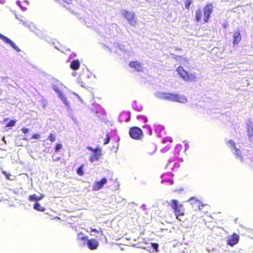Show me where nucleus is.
I'll list each match as a JSON object with an SVG mask.
<instances>
[{"label": "nucleus", "instance_id": "1", "mask_svg": "<svg viewBox=\"0 0 253 253\" xmlns=\"http://www.w3.org/2000/svg\"><path fill=\"white\" fill-rule=\"evenodd\" d=\"M213 4L211 2L207 3L203 8H198L195 14V21L197 22L206 23L209 22L211 14L213 11Z\"/></svg>", "mask_w": 253, "mask_h": 253}, {"label": "nucleus", "instance_id": "2", "mask_svg": "<svg viewBox=\"0 0 253 253\" xmlns=\"http://www.w3.org/2000/svg\"><path fill=\"white\" fill-rule=\"evenodd\" d=\"M169 206L173 210L175 218L179 221H183L181 217L185 214V209L183 205L177 200L172 199L169 203Z\"/></svg>", "mask_w": 253, "mask_h": 253}, {"label": "nucleus", "instance_id": "3", "mask_svg": "<svg viewBox=\"0 0 253 253\" xmlns=\"http://www.w3.org/2000/svg\"><path fill=\"white\" fill-rule=\"evenodd\" d=\"M161 98L170 101L177 102L180 103H184L187 101V99L184 95L169 92L162 93Z\"/></svg>", "mask_w": 253, "mask_h": 253}, {"label": "nucleus", "instance_id": "4", "mask_svg": "<svg viewBox=\"0 0 253 253\" xmlns=\"http://www.w3.org/2000/svg\"><path fill=\"white\" fill-rule=\"evenodd\" d=\"M130 137L134 140H141L143 137V133L141 128L137 126L131 127L128 131Z\"/></svg>", "mask_w": 253, "mask_h": 253}, {"label": "nucleus", "instance_id": "5", "mask_svg": "<svg viewBox=\"0 0 253 253\" xmlns=\"http://www.w3.org/2000/svg\"><path fill=\"white\" fill-rule=\"evenodd\" d=\"M176 71L179 76L186 82H191L196 78L195 75L189 74L182 66L178 67Z\"/></svg>", "mask_w": 253, "mask_h": 253}, {"label": "nucleus", "instance_id": "6", "mask_svg": "<svg viewBox=\"0 0 253 253\" xmlns=\"http://www.w3.org/2000/svg\"><path fill=\"white\" fill-rule=\"evenodd\" d=\"M87 149L93 152V154L89 158V161L90 162L93 163L95 161L99 160L102 155L101 149L99 148L93 149L90 147H88Z\"/></svg>", "mask_w": 253, "mask_h": 253}, {"label": "nucleus", "instance_id": "7", "mask_svg": "<svg viewBox=\"0 0 253 253\" xmlns=\"http://www.w3.org/2000/svg\"><path fill=\"white\" fill-rule=\"evenodd\" d=\"M240 237L236 233L229 235L227 237L226 243L228 245L233 247L239 242Z\"/></svg>", "mask_w": 253, "mask_h": 253}, {"label": "nucleus", "instance_id": "8", "mask_svg": "<svg viewBox=\"0 0 253 253\" xmlns=\"http://www.w3.org/2000/svg\"><path fill=\"white\" fill-rule=\"evenodd\" d=\"M123 16L126 19L130 24H135L136 23L135 16L133 12H130L127 10H123L122 12Z\"/></svg>", "mask_w": 253, "mask_h": 253}, {"label": "nucleus", "instance_id": "9", "mask_svg": "<svg viewBox=\"0 0 253 253\" xmlns=\"http://www.w3.org/2000/svg\"><path fill=\"white\" fill-rule=\"evenodd\" d=\"M188 201L191 202V204L192 206V208L194 209L195 211H200L204 206V204L199 200L196 199L194 197H191Z\"/></svg>", "mask_w": 253, "mask_h": 253}, {"label": "nucleus", "instance_id": "10", "mask_svg": "<svg viewBox=\"0 0 253 253\" xmlns=\"http://www.w3.org/2000/svg\"><path fill=\"white\" fill-rule=\"evenodd\" d=\"M86 242L87 246L90 250H96L99 246V243L95 239H88Z\"/></svg>", "mask_w": 253, "mask_h": 253}, {"label": "nucleus", "instance_id": "11", "mask_svg": "<svg viewBox=\"0 0 253 253\" xmlns=\"http://www.w3.org/2000/svg\"><path fill=\"white\" fill-rule=\"evenodd\" d=\"M107 180L106 178H103L101 179L100 181L95 182L94 184L92 187L93 190L98 191L101 189L103 187V186L107 183Z\"/></svg>", "mask_w": 253, "mask_h": 253}, {"label": "nucleus", "instance_id": "12", "mask_svg": "<svg viewBox=\"0 0 253 253\" xmlns=\"http://www.w3.org/2000/svg\"><path fill=\"white\" fill-rule=\"evenodd\" d=\"M0 39L4 41L5 43L9 44L17 51H20V48L12 41H11L6 36L0 34Z\"/></svg>", "mask_w": 253, "mask_h": 253}, {"label": "nucleus", "instance_id": "13", "mask_svg": "<svg viewBox=\"0 0 253 253\" xmlns=\"http://www.w3.org/2000/svg\"><path fill=\"white\" fill-rule=\"evenodd\" d=\"M129 66L132 68H134L137 72H142L143 68L142 64L137 61H132L129 63Z\"/></svg>", "mask_w": 253, "mask_h": 253}, {"label": "nucleus", "instance_id": "14", "mask_svg": "<svg viewBox=\"0 0 253 253\" xmlns=\"http://www.w3.org/2000/svg\"><path fill=\"white\" fill-rule=\"evenodd\" d=\"M233 44L234 45L238 44L241 41V36L239 31H235L233 35Z\"/></svg>", "mask_w": 253, "mask_h": 253}, {"label": "nucleus", "instance_id": "15", "mask_svg": "<svg viewBox=\"0 0 253 253\" xmlns=\"http://www.w3.org/2000/svg\"><path fill=\"white\" fill-rule=\"evenodd\" d=\"M44 196L42 194H40L37 196L36 194L30 195L28 197V200L31 202H38L39 201L43 199Z\"/></svg>", "mask_w": 253, "mask_h": 253}, {"label": "nucleus", "instance_id": "16", "mask_svg": "<svg viewBox=\"0 0 253 253\" xmlns=\"http://www.w3.org/2000/svg\"><path fill=\"white\" fill-rule=\"evenodd\" d=\"M80 66V63L78 59H75L71 62L70 68L74 70H78Z\"/></svg>", "mask_w": 253, "mask_h": 253}, {"label": "nucleus", "instance_id": "17", "mask_svg": "<svg viewBox=\"0 0 253 253\" xmlns=\"http://www.w3.org/2000/svg\"><path fill=\"white\" fill-rule=\"evenodd\" d=\"M58 92V96L62 100L65 105L67 106H69V103L68 102L66 97L60 91H57Z\"/></svg>", "mask_w": 253, "mask_h": 253}, {"label": "nucleus", "instance_id": "18", "mask_svg": "<svg viewBox=\"0 0 253 253\" xmlns=\"http://www.w3.org/2000/svg\"><path fill=\"white\" fill-rule=\"evenodd\" d=\"M34 209L39 211H44L45 210V209L42 207V206L38 203L36 202L34 206Z\"/></svg>", "mask_w": 253, "mask_h": 253}, {"label": "nucleus", "instance_id": "19", "mask_svg": "<svg viewBox=\"0 0 253 253\" xmlns=\"http://www.w3.org/2000/svg\"><path fill=\"white\" fill-rule=\"evenodd\" d=\"M247 130L249 137L253 136V127L251 125H248Z\"/></svg>", "mask_w": 253, "mask_h": 253}, {"label": "nucleus", "instance_id": "20", "mask_svg": "<svg viewBox=\"0 0 253 253\" xmlns=\"http://www.w3.org/2000/svg\"><path fill=\"white\" fill-rule=\"evenodd\" d=\"M84 164L81 165L77 169V173L80 176H83L84 174Z\"/></svg>", "mask_w": 253, "mask_h": 253}, {"label": "nucleus", "instance_id": "21", "mask_svg": "<svg viewBox=\"0 0 253 253\" xmlns=\"http://www.w3.org/2000/svg\"><path fill=\"white\" fill-rule=\"evenodd\" d=\"M78 237L79 240H81L82 241H87L88 239V237L86 236H84V234L82 232L78 234Z\"/></svg>", "mask_w": 253, "mask_h": 253}, {"label": "nucleus", "instance_id": "22", "mask_svg": "<svg viewBox=\"0 0 253 253\" xmlns=\"http://www.w3.org/2000/svg\"><path fill=\"white\" fill-rule=\"evenodd\" d=\"M55 138L56 135L53 133H50L48 137V140L52 143L55 141Z\"/></svg>", "mask_w": 253, "mask_h": 253}, {"label": "nucleus", "instance_id": "23", "mask_svg": "<svg viewBox=\"0 0 253 253\" xmlns=\"http://www.w3.org/2000/svg\"><path fill=\"white\" fill-rule=\"evenodd\" d=\"M184 3L186 8L189 9L192 3V0H185Z\"/></svg>", "mask_w": 253, "mask_h": 253}, {"label": "nucleus", "instance_id": "24", "mask_svg": "<svg viewBox=\"0 0 253 253\" xmlns=\"http://www.w3.org/2000/svg\"><path fill=\"white\" fill-rule=\"evenodd\" d=\"M111 139V137L110 136L109 133H107L106 134V137L104 140V144L106 145L109 143Z\"/></svg>", "mask_w": 253, "mask_h": 253}, {"label": "nucleus", "instance_id": "25", "mask_svg": "<svg viewBox=\"0 0 253 253\" xmlns=\"http://www.w3.org/2000/svg\"><path fill=\"white\" fill-rule=\"evenodd\" d=\"M16 121L14 120H10L8 124L5 126V127H10L15 126Z\"/></svg>", "mask_w": 253, "mask_h": 253}, {"label": "nucleus", "instance_id": "26", "mask_svg": "<svg viewBox=\"0 0 253 253\" xmlns=\"http://www.w3.org/2000/svg\"><path fill=\"white\" fill-rule=\"evenodd\" d=\"M143 127L146 128L147 129V131L146 133L148 135H151L152 134V129L151 128V127L149 126H148V125L144 126H143Z\"/></svg>", "mask_w": 253, "mask_h": 253}, {"label": "nucleus", "instance_id": "27", "mask_svg": "<svg viewBox=\"0 0 253 253\" xmlns=\"http://www.w3.org/2000/svg\"><path fill=\"white\" fill-rule=\"evenodd\" d=\"M137 119L138 120H142L144 123H146L148 120L147 118L145 116L141 115L138 116L137 117Z\"/></svg>", "mask_w": 253, "mask_h": 253}, {"label": "nucleus", "instance_id": "28", "mask_svg": "<svg viewBox=\"0 0 253 253\" xmlns=\"http://www.w3.org/2000/svg\"><path fill=\"white\" fill-rule=\"evenodd\" d=\"M228 143L231 145V146L234 149H236V152H237L238 151H239L238 149H237L236 148V144L234 142V141L232 140H229L228 141Z\"/></svg>", "mask_w": 253, "mask_h": 253}, {"label": "nucleus", "instance_id": "29", "mask_svg": "<svg viewBox=\"0 0 253 253\" xmlns=\"http://www.w3.org/2000/svg\"><path fill=\"white\" fill-rule=\"evenodd\" d=\"M90 232H96L97 233H100L101 235H103V232L102 230H97V229H93V228H91L90 229Z\"/></svg>", "mask_w": 253, "mask_h": 253}, {"label": "nucleus", "instance_id": "30", "mask_svg": "<svg viewBox=\"0 0 253 253\" xmlns=\"http://www.w3.org/2000/svg\"><path fill=\"white\" fill-rule=\"evenodd\" d=\"M62 147V145L61 144H56L55 146V152H57L59 151L60 149H61Z\"/></svg>", "mask_w": 253, "mask_h": 253}, {"label": "nucleus", "instance_id": "31", "mask_svg": "<svg viewBox=\"0 0 253 253\" xmlns=\"http://www.w3.org/2000/svg\"><path fill=\"white\" fill-rule=\"evenodd\" d=\"M151 245L152 248L155 250V251L157 252L159 247L158 245L156 243H152Z\"/></svg>", "mask_w": 253, "mask_h": 253}, {"label": "nucleus", "instance_id": "32", "mask_svg": "<svg viewBox=\"0 0 253 253\" xmlns=\"http://www.w3.org/2000/svg\"><path fill=\"white\" fill-rule=\"evenodd\" d=\"M40 137V135L38 133L34 134L32 137V139H39Z\"/></svg>", "mask_w": 253, "mask_h": 253}, {"label": "nucleus", "instance_id": "33", "mask_svg": "<svg viewBox=\"0 0 253 253\" xmlns=\"http://www.w3.org/2000/svg\"><path fill=\"white\" fill-rule=\"evenodd\" d=\"M182 148V146L181 145H177L175 147V151H177L178 152H179V151H180Z\"/></svg>", "mask_w": 253, "mask_h": 253}, {"label": "nucleus", "instance_id": "34", "mask_svg": "<svg viewBox=\"0 0 253 253\" xmlns=\"http://www.w3.org/2000/svg\"><path fill=\"white\" fill-rule=\"evenodd\" d=\"M2 173L4 175H5V176H6V178H7V179H8V180H9V179H10V177H10V174H8V173H7V172H6L5 171H2Z\"/></svg>", "mask_w": 253, "mask_h": 253}, {"label": "nucleus", "instance_id": "35", "mask_svg": "<svg viewBox=\"0 0 253 253\" xmlns=\"http://www.w3.org/2000/svg\"><path fill=\"white\" fill-rule=\"evenodd\" d=\"M21 131L24 133H27L29 132V129L26 127H22L21 128Z\"/></svg>", "mask_w": 253, "mask_h": 253}, {"label": "nucleus", "instance_id": "36", "mask_svg": "<svg viewBox=\"0 0 253 253\" xmlns=\"http://www.w3.org/2000/svg\"><path fill=\"white\" fill-rule=\"evenodd\" d=\"M174 59H177V58H182V57L181 56H175L174 57H173Z\"/></svg>", "mask_w": 253, "mask_h": 253}, {"label": "nucleus", "instance_id": "37", "mask_svg": "<svg viewBox=\"0 0 253 253\" xmlns=\"http://www.w3.org/2000/svg\"><path fill=\"white\" fill-rule=\"evenodd\" d=\"M8 118H4V119H3V121H8Z\"/></svg>", "mask_w": 253, "mask_h": 253}, {"label": "nucleus", "instance_id": "38", "mask_svg": "<svg viewBox=\"0 0 253 253\" xmlns=\"http://www.w3.org/2000/svg\"><path fill=\"white\" fill-rule=\"evenodd\" d=\"M4 1V0H2L0 2H1V3H3Z\"/></svg>", "mask_w": 253, "mask_h": 253}, {"label": "nucleus", "instance_id": "39", "mask_svg": "<svg viewBox=\"0 0 253 253\" xmlns=\"http://www.w3.org/2000/svg\"><path fill=\"white\" fill-rule=\"evenodd\" d=\"M182 253H186L184 251H182Z\"/></svg>", "mask_w": 253, "mask_h": 253}, {"label": "nucleus", "instance_id": "40", "mask_svg": "<svg viewBox=\"0 0 253 253\" xmlns=\"http://www.w3.org/2000/svg\"><path fill=\"white\" fill-rule=\"evenodd\" d=\"M170 182H171V183H172V181H170Z\"/></svg>", "mask_w": 253, "mask_h": 253}]
</instances>
